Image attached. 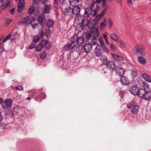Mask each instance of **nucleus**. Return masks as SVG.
<instances>
[{
	"label": "nucleus",
	"instance_id": "f257e3e1",
	"mask_svg": "<svg viewBox=\"0 0 151 151\" xmlns=\"http://www.w3.org/2000/svg\"><path fill=\"white\" fill-rule=\"evenodd\" d=\"M78 35L75 34L70 39L72 42L71 44L69 43L65 45L64 47V50H67L68 49L70 50L72 49L75 45V42L77 41V39H78Z\"/></svg>",
	"mask_w": 151,
	"mask_h": 151
},
{
	"label": "nucleus",
	"instance_id": "f03ea898",
	"mask_svg": "<svg viewBox=\"0 0 151 151\" xmlns=\"http://www.w3.org/2000/svg\"><path fill=\"white\" fill-rule=\"evenodd\" d=\"M89 28L90 30L92 29L90 32L93 35L92 39H93V41H96L97 40L96 37H98L99 35V29L97 27L94 26V24L93 25L91 26V27H89Z\"/></svg>",
	"mask_w": 151,
	"mask_h": 151
},
{
	"label": "nucleus",
	"instance_id": "7ed1b4c3",
	"mask_svg": "<svg viewBox=\"0 0 151 151\" xmlns=\"http://www.w3.org/2000/svg\"><path fill=\"white\" fill-rule=\"evenodd\" d=\"M35 17H30V16H28L21 18L19 20L18 23L19 24H22L23 23H25L28 24L32 22L35 21Z\"/></svg>",
	"mask_w": 151,
	"mask_h": 151
},
{
	"label": "nucleus",
	"instance_id": "20e7f679",
	"mask_svg": "<svg viewBox=\"0 0 151 151\" xmlns=\"http://www.w3.org/2000/svg\"><path fill=\"white\" fill-rule=\"evenodd\" d=\"M37 20L42 27H43L46 24V19L45 15L43 14H41L37 17Z\"/></svg>",
	"mask_w": 151,
	"mask_h": 151
},
{
	"label": "nucleus",
	"instance_id": "39448f33",
	"mask_svg": "<svg viewBox=\"0 0 151 151\" xmlns=\"http://www.w3.org/2000/svg\"><path fill=\"white\" fill-rule=\"evenodd\" d=\"M145 47L143 46H137L134 47L133 52L135 54L139 53L142 55H144V50Z\"/></svg>",
	"mask_w": 151,
	"mask_h": 151
},
{
	"label": "nucleus",
	"instance_id": "423d86ee",
	"mask_svg": "<svg viewBox=\"0 0 151 151\" xmlns=\"http://www.w3.org/2000/svg\"><path fill=\"white\" fill-rule=\"evenodd\" d=\"M12 103V101L10 98L6 99L5 102L2 104V107L4 109H9L11 107Z\"/></svg>",
	"mask_w": 151,
	"mask_h": 151
},
{
	"label": "nucleus",
	"instance_id": "0eeeda50",
	"mask_svg": "<svg viewBox=\"0 0 151 151\" xmlns=\"http://www.w3.org/2000/svg\"><path fill=\"white\" fill-rule=\"evenodd\" d=\"M107 9L104 8V10L99 14H97L95 17L96 19L93 20V21L95 23L97 24V22L99 21L100 19L105 14L106 12Z\"/></svg>",
	"mask_w": 151,
	"mask_h": 151
},
{
	"label": "nucleus",
	"instance_id": "6e6552de",
	"mask_svg": "<svg viewBox=\"0 0 151 151\" xmlns=\"http://www.w3.org/2000/svg\"><path fill=\"white\" fill-rule=\"evenodd\" d=\"M103 51V50L101 46L97 45L94 50L93 53L96 56H99L102 55Z\"/></svg>",
	"mask_w": 151,
	"mask_h": 151
},
{
	"label": "nucleus",
	"instance_id": "1a4fd4ad",
	"mask_svg": "<svg viewBox=\"0 0 151 151\" xmlns=\"http://www.w3.org/2000/svg\"><path fill=\"white\" fill-rule=\"evenodd\" d=\"M10 3L11 2L9 1H6V0H1L0 1V6H1V9L3 10L8 7Z\"/></svg>",
	"mask_w": 151,
	"mask_h": 151
},
{
	"label": "nucleus",
	"instance_id": "9d476101",
	"mask_svg": "<svg viewBox=\"0 0 151 151\" xmlns=\"http://www.w3.org/2000/svg\"><path fill=\"white\" fill-rule=\"evenodd\" d=\"M139 89L137 85L133 86L129 88V90L134 95H137Z\"/></svg>",
	"mask_w": 151,
	"mask_h": 151
},
{
	"label": "nucleus",
	"instance_id": "9b49d317",
	"mask_svg": "<svg viewBox=\"0 0 151 151\" xmlns=\"http://www.w3.org/2000/svg\"><path fill=\"white\" fill-rule=\"evenodd\" d=\"M116 73L120 77L123 76L125 73V70L123 68L121 67L116 68L115 70Z\"/></svg>",
	"mask_w": 151,
	"mask_h": 151
},
{
	"label": "nucleus",
	"instance_id": "f8f14e48",
	"mask_svg": "<svg viewBox=\"0 0 151 151\" xmlns=\"http://www.w3.org/2000/svg\"><path fill=\"white\" fill-rule=\"evenodd\" d=\"M99 0H94L93 2V4H92L91 6L90 9L92 10L94 9H99V5L98 4H100Z\"/></svg>",
	"mask_w": 151,
	"mask_h": 151
},
{
	"label": "nucleus",
	"instance_id": "ddd939ff",
	"mask_svg": "<svg viewBox=\"0 0 151 151\" xmlns=\"http://www.w3.org/2000/svg\"><path fill=\"white\" fill-rule=\"evenodd\" d=\"M121 82L124 85L128 86L130 83V81L128 78L123 76L121 77L120 79Z\"/></svg>",
	"mask_w": 151,
	"mask_h": 151
},
{
	"label": "nucleus",
	"instance_id": "4468645a",
	"mask_svg": "<svg viewBox=\"0 0 151 151\" xmlns=\"http://www.w3.org/2000/svg\"><path fill=\"white\" fill-rule=\"evenodd\" d=\"M85 35H86L85 38L87 42L89 43H91L92 41H93V39H92L93 35L91 33L87 31L85 32Z\"/></svg>",
	"mask_w": 151,
	"mask_h": 151
},
{
	"label": "nucleus",
	"instance_id": "2eb2a0df",
	"mask_svg": "<svg viewBox=\"0 0 151 151\" xmlns=\"http://www.w3.org/2000/svg\"><path fill=\"white\" fill-rule=\"evenodd\" d=\"M92 10L90 8H87L85 9V12L83 17L87 18L92 15Z\"/></svg>",
	"mask_w": 151,
	"mask_h": 151
},
{
	"label": "nucleus",
	"instance_id": "dca6fc26",
	"mask_svg": "<svg viewBox=\"0 0 151 151\" xmlns=\"http://www.w3.org/2000/svg\"><path fill=\"white\" fill-rule=\"evenodd\" d=\"M5 117L9 118L13 117L14 116V112L10 109H8L5 111Z\"/></svg>",
	"mask_w": 151,
	"mask_h": 151
},
{
	"label": "nucleus",
	"instance_id": "f3484780",
	"mask_svg": "<svg viewBox=\"0 0 151 151\" xmlns=\"http://www.w3.org/2000/svg\"><path fill=\"white\" fill-rule=\"evenodd\" d=\"M92 45L91 44L88 43L86 44L83 46V48L85 52L86 53L90 52L92 49Z\"/></svg>",
	"mask_w": 151,
	"mask_h": 151
},
{
	"label": "nucleus",
	"instance_id": "a211bd4d",
	"mask_svg": "<svg viewBox=\"0 0 151 151\" xmlns=\"http://www.w3.org/2000/svg\"><path fill=\"white\" fill-rule=\"evenodd\" d=\"M24 1L23 0H20L19 1L17 8V12H21L23 10L24 6Z\"/></svg>",
	"mask_w": 151,
	"mask_h": 151
},
{
	"label": "nucleus",
	"instance_id": "6ab92c4d",
	"mask_svg": "<svg viewBox=\"0 0 151 151\" xmlns=\"http://www.w3.org/2000/svg\"><path fill=\"white\" fill-rule=\"evenodd\" d=\"M107 67L110 70H113L116 68L114 63L113 61H109L106 63Z\"/></svg>",
	"mask_w": 151,
	"mask_h": 151
},
{
	"label": "nucleus",
	"instance_id": "aec40b11",
	"mask_svg": "<svg viewBox=\"0 0 151 151\" xmlns=\"http://www.w3.org/2000/svg\"><path fill=\"white\" fill-rule=\"evenodd\" d=\"M46 96V95L45 93L41 92L37 96L35 100L37 101H40L43 99H45Z\"/></svg>",
	"mask_w": 151,
	"mask_h": 151
},
{
	"label": "nucleus",
	"instance_id": "412c9836",
	"mask_svg": "<svg viewBox=\"0 0 151 151\" xmlns=\"http://www.w3.org/2000/svg\"><path fill=\"white\" fill-rule=\"evenodd\" d=\"M48 0H33V4L35 6L39 4V2H40L41 4H45L46 3Z\"/></svg>",
	"mask_w": 151,
	"mask_h": 151
},
{
	"label": "nucleus",
	"instance_id": "4be33fe9",
	"mask_svg": "<svg viewBox=\"0 0 151 151\" xmlns=\"http://www.w3.org/2000/svg\"><path fill=\"white\" fill-rule=\"evenodd\" d=\"M111 55L115 60L120 61L123 59V58L121 56L118 55L116 54L112 53Z\"/></svg>",
	"mask_w": 151,
	"mask_h": 151
},
{
	"label": "nucleus",
	"instance_id": "5701e85b",
	"mask_svg": "<svg viewBox=\"0 0 151 151\" xmlns=\"http://www.w3.org/2000/svg\"><path fill=\"white\" fill-rule=\"evenodd\" d=\"M146 91L144 89H139L137 95L140 98H142L144 97Z\"/></svg>",
	"mask_w": 151,
	"mask_h": 151
},
{
	"label": "nucleus",
	"instance_id": "b1692460",
	"mask_svg": "<svg viewBox=\"0 0 151 151\" xmlns=\"http://www.w3.org/2000/svg\"><path fill=\"white\" fill-rule=\"evenodd\" d=\"M81 9L80 7L77 6H74L73 9V13L76 15H78L79 14Z\"/></svg>",
	"mask_w": 151,
	"mask_h": 151
},
{
	"label": "nucleus",
	"instance_id": "393cba45",
	"mask_svg": "<svg viewBox=\"0 0 151 151\" xmlns=\"http://www.w3.org/2000/svg\"><path fill=\"white\" fill-rule=\"evenodd\" d=\"M46 24L49 28H50L54 25V21L50 19H48L47 20Z\"/></svg>",
	"mask_w": 151,
	"mask_h": 151
},
{
	"label": "nucleus",
	"instance_id": "a878e982",
	"mask_svg": "<svg viewBox=\"0 0 151 151\" xmlns=\"http://www.w3.org/2000/svg\"><path fill=\"white\" fill-rule=\"evenodd\" d=\"M139 106L137 105H134L132 110V112L133 114H136L139 109Z\"/></svg>",
	"mask_w": 151,
	"mask_h": 151
},
{
	"label": "nucleus",
	"instance_id": "bb28decb",
	"mask_svg": "<svg viewBox=\"0 0 151 151\" xmlns=\"http://www.w3.org/2000/svg\"><path fill=\"white\" fill-rule=\"evenodd\" d=\"M51 9L50 5L48 4H45L44 8V12L45 13L48 14L50 12Z\"/></svg>",
	"mask_w": 151,
	"mask_h": 151
},
{
	"label": "nucleus",
	"instance_id": "cd10ccee",
	"mask_svg": "<svg viewBox=\"0 0 151 151\" xmlns=\"http://www.w3.org/2000/svg\"><path fill=\"white\" fill-rule=\"evenodd\" d=\"M144 99L146 100H149L151 98V91H146L144 97Z\"/></svg>",
	"mask_w": 151,
	"mask_h": 151
},
{
	"label": "nucleus",
	"instance_id": "c85d7f7f",
	"mask_svg": "<svg viewBox=\"0 0 151 151\" xmlns=\"http://www.w3.org/2000/svg\"><path fill=\"white\" fill-rule=\"evenodd\" d=\"M111 38L115 42H117L118 39V37L114 33L111 34L110 35Z\"/></svg>",
	"mask_w": 151,
	"mask_h": 151
},
{
	"label": "nucleus",
	"instance_id": "c756f323",
	"mask_svg": "<svg viewBox=\"0 0 151 151\" xmlns=\"http://www.w3.org/2000/svg\"><path fill=\"white\" fill-rule=\"evenodd\" d=\"M135 102L134 100L129 102L127 104V107L128 109H130L133 107V105L134 104Z\"/></svg>",
	"mask_w": 151,
	"mask_h": 151
},
{
	"label": "nucleus",
	"instance_id": "7c9ffc66",
	"mask_svg": "<svg viewBox=\"0 0 151 151\" xmlns=\"http://www.w3.org/2000/svg\"><path fill=\"white\" fill-rule=\"evenodd\" d=\"M84 39L82 37H78V39H77L76 43L77 44L80 45L82 44L84 42Z\"/></svg>",
	"mask_w": 151,
	"mask_h": 151
},
{
	"label": "nucleus",
	"instance_id": "2f4dec72",
	"mask_svg": "<svg viewBox=\"0 0 151 151\" xmlns=\"http://www.w3.org/2000/svg\"><path fill=\"white\" fill-rule=\"evenodd\" d=\"M65 13L69 15H71L73 14V9L71 7H69L68 8L66 9V10L65 11Z\"/></svg>",
	"mask_w": 151,
	"mask_h": 151
},
{
	"label": "nucleus",
	"instance_id": "473e14b6",
	"mask_svg": "<svg viewBox=\"0 0 151 151\" xmlns=\"http://www.w3.org/2000/svg\"><path fill=\"white\" fill-rule=\"evenodd\" d=\"M100 1V3L103 2V4L102 5V7L104 8L107 9V10L108 8V6L106 4V0H99Z\"/></svg>",
	"mask_w": 151,
	"mask_h": 151
},
{
	"label": "nucleus",
	"instance_id": "72a5a7b5",
	"mask_svg": "<svg viewBox=\"0 0 151 151\" xmlns=\"http://www.w3.org/2000/svg\"><path fill=\"white\" fill-rule=\"evenodd\" d=\"M83 45H81L80 46H79L76 49V50L77 51H79L80 52H85V51H84V50L83 48Z\"/></svg>",
	"mask_w": 151,
	"mask_h": 151
},
{
	"label": "nucleus",
	"instance_id": "f704fd0d",
	"mask_svg": "<svg viewBox=\"0 0 151 151\" xmlns=\"http://www.w3.org/2000/svg\"><path fill=\"white\" fill-rule=\"evenodd\" d=\"M142 77L147 81L149 82L150 77L146 73H142Z\"/></svg>",
	"mask_w": 151,
	"mask_h": 151
},
{
	"label": "nucleus",
	"instance_id": "c9c22d12",
	"mask_svg": "<svg viewBox=\"0 0 151 151\" xmlns=\"http://www.w3.org/2000/svg\"><path fill=\"white\" fill-rule=\"evenodd\" d=\"M47 55L46 52L45 51H42L40 54V58L42 59H44L45 58Z\"/></svg>",
	"mask_w": 151,
	"mask_h": 151
},
{
	"label": "nucleus",
	"instance_id": "e433bc0d",
	"mask_svg": "<svg viewBox=\"0 0 151 151\" xmlns=\"http://www.w3.org/2000/svg\"><path fill=\"white\" fill-rule=\"evenodd\" d=\"M138 61L141 64H145L146 62L145 59L142 57H139L138 58Z\"/></svg>",
	"mask_w": 151,
	"mask_h": 151
},
{
	"label": "nucleus",
	"instance_id": "4c0bfd02",
	"mask_svg": "<svg viewBox=\"0 0 151 151\" xmlns=\"http://www.w3.org/2000/svg\"><path fill=\"white\" fill-rule=\"evenodd\" d=\"M40 39H41L40 37L38 36V35H36L34 37V42L35 43L37 42L40 40Z\"/></svg>",
	"mask_w": 151,
	"mask_h": 151
},
{
	"label": "nucleus",
	"instance_id": "58836bf2",
	"mask_svg": "<svg viewBox=\"0 0 151 151\" xmlns=\"http://www.w3.org/2000/svg\"><path fill=\"white\" fill-rule=\"evenodd\" d=\"M43 47L42 45H41V44H39L37 45L35 47V49L37 52L40 51L42 49Z\"/></svg>",
	"mask_w": 151,
	"mask_h": 151
},
{
	"label": "nucleus",
	"instance_id": "ea45409f",
	"mask_svg": "<svg viewBox=\"0 0 151 151\" xmlns=\"http://www.w3.org/2000/svg\"><path fill=\"white\" fill-rule=\"evenodd\" d=\"M38 35H40V37L41 39H42L44 37V34L43 32V30L42 29H40L38 31Z\"/></svg>",
	"mask_w": 151,
	"mask_h": 151
},
{
	"label": "nucleus",
	"instance_id": "a19ab883",
	"mask_svg": "<svg viewBox=\"0 0 151 151\" xmlns=\"http://www.w3.org/2000/svg\"><path fill=\"white\" fill-rule=\"evenodd\" d=\"M34 6H31L29 8L28 10V13L29 14H31L33 13L34 11Z\"/></svg>",
	"mask_w": 151,
	"mask_h": 151
},
{
	"label": "nucleus",
	"instance_id": "79ce46f5",
	"mask_svg": "<svg viewBox=\"0 0 151 151\" xmlns=\"http://www.w3.org/2000/svg\"><path fill=\"white\" fill-rule=\"evenodd\" d=\"M40 44H41V45H42V47H44L48 44V42L47 40H45L43 39L41 41Z\"/></svg>",
	"mask_w": 151,
	"mask_h": 151
},
{
	"label": "nucleus",
	"instance_id": "37998d69",
	"mask_svg": "<svg viewBox=\"0 0 151 151\" xmlns=\"http://www.w3.org/2000/svg\"><path fill=\"white\" fill-rule=\"evenodd\" d=\"M81 23L84 26H86L88 24V20L87 19H83V20L82 21Z\"/></svg>",
	"mask_w": 151,
	"mask_h": 151
},
{
	"label": "nucleus",
	"instance_id": "c03bdc74",
	"mask_svg": "<svg viewBox=\"0 0 151 151\" xmlns=\"http://www.w3.org/2000/svg\"><path fill=\"white\" fill-rule=\"evenodd\" d=\"M99 41L100 43V44L101 46L103 47H104L105 45L104 42L103 41L101 37H99Z\"/></svg>",
	"mask_w": 151,
	"mask_h": 151
},
{
	"label": "nucleus",
	"instance_id": "a18cd8bd",
	"mask_svg": "<svg viewBox=\"0 0 151 151\" xmlns=\"http://www.w3.org/2000/svg\"><path fill=\"white\" fill-rule=\"evenodd\" d=\"M110 47L112 50H116V46L114 44H110L109 45Z\"/></svg>",
	"mask_w": 151,
	"mask_h": 151
},
{
	"label": "nucleus",
	"instance_id": "49530a36",
	"mask_svg": "<svg viewBox=\"0 0 151 151\" xmlns=\"http://www.w3.org/2000/svg\"><path fill=\"white\" fill-rule=\"evenodd\" d=\"M108 23L109 24V28H111L113 24V22L112 19L111 18H108Z\"/></svg>",
	"mask_w": 151,
	"mask_h": 151
},
{
	"label": "nucleus",
	"instance_id": "de8ad7c7",
	"mask_svg": "<svg viewBox=\"0 0 151 151\" xmlns=\"http://www.w3.org/2000/svg\"><path fill=\"white\" fill-rule=\"evenodd\" d=\"M35 44L34 43H32L29 46L28 48L30 49H32L35 47Z\"/></svg>",
	"mask_w": 151,
	"mask_h": 151
},
{
	"label": "nucleus",
	"instance_id": "09e8293b",
	"mask_svg": "<svg viewBox=\"0 0 151 151\" xmlns=\"http://www.w3.org/2000/svg\"><path fill=\"white\" fill-rule=\"evenodd\" d=\"M107 59L106 58V56H104V58L103 59L102 61L103 64L106 65V63H107Z\"/></svg>",
	"mask_w": 151,
	"mask_h": 151
},
{
	"label": "nucleus",
	"instance_id": "8fccbe9b",
	"mask_svg": "<svg viewBox=\"0 0 151 151\" xmlns=\"http://www.w3.org/2000/svg\"><path fill=\"white\" fill-rule=\"evenodd\" d=\"M16 88L19 91H22L23 90V88L20 85H18L16 87Z\"/></svg>",
	"mask_w": 151,
	"mask_h": 151
},
{
	"label": "nucleus",
	"instance_id": "3c124183",
	"mask_svg": "<svg viewBox=\"0 0 151 151\" xmlns=\"http://www.w3.org/2000/svg\"><path fill=\"white\" fill-rule=\"evenodd\" d=\"M48 34L49 35H50V29L49 28L48 29H46L45 30V34Z\"/></svg>",
	"mask_w": 151,
	"mask_h": 151
},
{
	"label": "nucleus",
	"instance_id": "603ef678",
	"mask_svg": "<svg viewBox=\"0 0 151 151\" xmlns=\"http://www.w3.org/2000/svg\"><path fill=\"white\" fill-rule=\"evenodd\" d=\"M106 19H105L104 20V22H102L101 23L100 25V27L101 28L102 27H105L106 24L104 23V22H106Z\"/></svg>",
	"mask_w": 151,
	"mask_h": 151
},
{
	"label": "nucleus",
	"instance_id": "864d4df0",
	"mask_svg": "<svg viewBox=\"0 0 151 151\" xmlns=\"http://www.w3.org/2000/svg\"><path fill=\"white\" fill-rule=\"evenodd\" d=\"M132 76L133 77H134V78L137 75V72L135 71H132Z\"/></svg>",
	"mask_w": 151,
	"mask_h": 151
},
{
	"label": "nucleus",
	"instance_id": "5fc2aeb1",
	"mask_svg": "<svg viewBox=\"0 0 151 151\" xmlns=\"http://www.w3.org/2000/svg\"><path fill=\"white\" fill-rule=\"evenodd\" d=\"M119 43L120 45L122 47L125 46V44L124 42H123L122 40H119Z\"/></svg>",
	"mask_w": 151,
	"mask_h": 151
},
{
	"label": "nucleus",
	"instance_id": "6e6d98bb",
	"mask_svg": "<svg viewBox=\"0 0 151 151\" xmlns=\"http://www.w3.org/2000/svg\"><path fill=\"white\" fill-rule=\"evenodd\" d=\"M124 94V92L123 91H120L119 92V96L121 98V99H122Z\"/></svg>",
	"mask_w": 151,
	"mask_h": 151
},
{
	"label": "nucleus",
	"instance_id": "4d7b16f0",
	"mask_svg": "<svg viewBox=\"0 0 151 151\" xmlns=\"http://www.w3.org/2000/svg\"><path fill=\"white\" fill-rule=\"evenodd\" d=\"M98 9L92 10V11L93 12V14L92 15L94 17L97 13V11Z\"/></svg>",
	"mask_w": 151,
	"mask_h": 151
},
{
	"label": "nucleus",
	"instance_id": "13d9d810",
	"mask_svg": "<svg viewBox=\"0 0 151 151\" xmlns=\"http://www.w3.org/2000/svg\"><path fill=\"white\" fill-rule=\"evenodd\" d=\"M104 48V51L106 52V53H108L109 52V50L105 46L104 47H103Z\"/></svg>",
	"mask_w": 151,
	"mask_h": 151
},
{
	"label": "nucleus",
	"instance_id": "bf43d9fd",
	"mask_svg": "<svg viewBox=\"0 0 151 151\" xmlns=\"http://www.w3.org/2000/svg\"><path fill=\"white\" fill-rule=\"evenodd\" d=\"M142 83L143 84L144 87H146L147 88H149V85L144 81L142 82Z\"/></svg>",
	"mask_w": 151,
	"mask_h": 151
},
{
	"label": "nucleus",
	"instance_id": "052dcab7",
	"mask_svg": "<svg viewBox=\"0 0 151 151\" xmlns=\"http://www.w3.org/2000/svg\"><path fill=\"white\" fill-rule=\"evenodd\" d=\"M45 48H46L47 49H49L51 48V45L50 44H48L47 46H46Z\"/></svg>",
	"mask_w": 151,
	"mask_h": 151
},
{
	"label": "nucleus",
	"instance_id": "680f3d73",
	"mask_svg": "<svg viewBox=\"0 0 151 151\" xmlns=\"http://www.w3.org/2000/svg\"><path fill=\"white\" fill-rule=\"evenodd\" d=\"M58 0H54V4L56 5H58Z\"/></svg>",
	"mask_w": 151,
	"mask_h": 151
},
{
	"label": "nucleus",
	"instance_id": "e2e57ef3",
	"mask_svg": "<svg viewBox=\"0 0 151 151\" xmlns=\"http://www.w3.org/2000/svg\"><path fill=\"white\" fill-rule=\"evenodd\" d=\"M12 19H9L6 22L8 24H9L11 23L12 22Z\"/></svg>",
	"mask_w": 151,
	"mask_h": 151
},
{
	"label": "nucleus",
	"instance_id": "0e129e2a",
	"mask_svg": "<svg viewBox=\"0 0 151 151\" xmlns=\"http://www.w3.org/2000/svg\"><path fill=\"white\" fill-rule=\"evenodd\" d=\"M122 0H117L116 1L119 4L122 6Z\"/></svg>",
	"mask_w": 151,
	"mask_h": 151
},
{
	"label": "nucleus",
	"instance_id": "69168bd1",
	"mask_svg": "<svg viewBox=\"0 0 151 151\" xmlns=\"http://www.w3.org/2000/svg\"><path fill=\"white\" fill-rule=\"evenodd\" d=\"M15 10V9L14 8H13L11 9L10 10V13L12 14H14Z\"/></svg>",
	"mask_w": 151,
	"mask_h": 151
},
{
	"label": "nucleus",
	"instance_id": "338daca9",
	"mask_svg": "<svg viewBox=\"0 0 151 151\" xmlns=\"http://www.w3.org/2000/svg\"><path fill=\"white\" fill-rule=\"evenodd\" d=\"M31 26H32L33 28L34 29L35 28V27L36 26V24H37V23L33 24L32 23H31Z\"/></svg>",
	"mask_w": 151,
	"mask_h": 151
},
{
	"label": "nucleus",
	"instance_id": "774afa93",
	"mask_svg": "<svg viewBox=\"0 0 151 151\" xmlns=\"http://www.w3.org/2000/svg\"><path fill=\"white\" fill-rule=\"evenodd\" d=\"M12 36V34H9L6 37V38L7 39V40L9 39Z\"/></svg>",
	"mask_w": 151,
	"mask_h": 151
}]
</instances>
